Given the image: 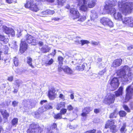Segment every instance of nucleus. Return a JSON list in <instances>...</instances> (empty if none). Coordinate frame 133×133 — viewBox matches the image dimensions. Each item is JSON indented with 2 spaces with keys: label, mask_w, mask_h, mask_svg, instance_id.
Instances as JSON below:
<instances>
[{
  "label": "nucleus",
  "mask_w": 133,
  "mask_h": 133,
  "mask_svg": "<svg viewBox=\"0 0 133 133\" xmlns=\"http://www.w3.org/2000/svg\"><path fill=\"white\" fill-rule=\"evenodd\" d=\"M56 50H54V51L53 52L51 53L50 54L53 55V56H54L56 54Z\"/></svg>",
  "instance_id": "nucleus-64"
},
{
  "label": "nucleus",
  "mask_w": 133,
  "mask_h": 133,
  "mask_svg": "<svg viewBox=\"0 0 133 133\" xmlns=\"http://www.w3.org/2000/svg\"><path fill=\"white\" fill-rule=\"evenodd\" d=\"M122 60L121 59H118L114 61L112 64V65L114 67L119 66L121 64Z\"/></svg>",
  "instance_id": "nucleus-17"
},
{
  "label": "nucleus",
  "mask_w": 133,
  "mask_h": 133,
  "mask_svg": "<svg viewBox=\"0 0 133 133\" xmlns=\"http://www.w3.org/2000/svg\"><path fill=\"white\" fill-rule=\"evenodd\" d=\"M70 12L71 14L73 19H75L79 18L80 14L77 9L75 8H71L70 9Z\"/></svg>",
  "instance_id": "nucleus-11"
},
{
  "label": "nucleus",
  "mask_w": 133,
  "mask_h": 133,
  "mask_svg": "<svg viewBox=\"0 0 133 133\" xmlns=\"http://www.w3.org/2000/svg\"><path fill=\"white\" fill-rule=\"evenodd\" d=\"M123 107L124 109L128 112H130V110L127 105H124Z\"/></svg>",
  "instance_id": "nucleus-42"
},
{
  "label": "nucleus",
  "mask_w": 133,
  "mask_h": 133,
  "mask_svg": "<svg viewBox=\"0 0 133 133\" xmlns=\"http://www.w3.org/2000/svg\"><path fill=\"white\" fill-rule=\"evenodd\" d=\"M131 68L128 66L125 65L121 68L117 72V74L119 76V78L122 81H127L131 79L133 77L132 74L130 71Z\"/></svg>",
  "instance_id": "nucleus-1"
},
{
  "label": "nucleus",
  "mask_w": 133,
  "mask_h": 133,
  "mask_svg": "<svg viewBox=\"0 0 133 133\" xmlns=\"http://www.w3.org/2000/svg\"><path fill=\"white\" fill-rule=\"evenodd\" d=\"M65 103L63 102H60L57 103L56 106V109L58 110H59L61 108H63L65 107Z\"/></svg>",
  "instance_id": "nucleus-19"
},
{
  "label": "nucleus",
  "mask_w": 133,
  "mask_h": 133,
  "mask_svg": "<svg viewBox=\"0 0 133 133\" xmlns=\"http://www.w3.org/2000/svg\"><path fill=\"white\" fill-rule=\"evenodd\" d=\"M0 112H1L3 117L4 118L7 119L9 116V114L7 112L6 110H1Z\"/></svg>",
  "instance_id": "nucleus-23"
},
{
  "label": "nucleus",
  "mask_w": 133,
  "mask_h": 133,
  "mask_svg": "<svg viewBox=\"0 0 133 133\" xmlns=\"http://www.w3.org/2000/svg\"><path fill=\"white\" fill-rule=\"evenodd\" d=\"M67 109L69 111L72 110L74 109V107L71 105H69L67 106Z\"/></svg>",
  "instance_id": "nucleus-43"
},
{
  "label": "nucleus",
  "mask_w": 133,
  "mask_h": 133,
  "mask_svg": "<svg viewBox=\"0 0 133 133\" xmlns=\"http://www.w3.org/2000/svg\"><path fill=\"white\" fill-rule=\"evenodd\" d=\"M45 107V108H46V110L48 109H51L52 108V107L50 105L48 104L45 106H44Z\"/></svg>",
  "instance_id": "nucleus-48"
},
{
  "label": "nucleus",
  "mask_w": 133,
  "mask_h": 133,
  "mask_svg": "<svg viewBox=\"0 0 133 133\" xmlns=\"http://www.w3.org/2000/svg\"><path fill=\"white\" fill-rule=\"evenodd\" d=\"M54 117L57 119H61L62 118L61 114V113L55 115Z\"/></svg>",
  "instance_id": "nucleus-44"
},
{
  "label": "nucleus",
  "mask_w": 133,
  "mask_h": 133,
  "mask_svg": "<svg viewBox=\"0 0 133 133\" xmlns=\"http://www.w3.org/2000/svg\"><path fill=\"white\" fill-rule=\"evenodd\" d=\"M126 124L125 123L123 124V125L120 129V131L121 133H125L127 130L126 128Z\"/></svg>",
  "instance_id": "nucleus-28"
},
{
  "label": "nucleus",
  "mask_w": 133,
  "mask_h": 133,
  "mask_svg": "<svg viewBox=\"0 0 133 133\" xmlns=\"http://www.w3.org/2000/svg\"><path fill=\"white\" fill-rule=\"evenodd\" d=\"M42 130V129L39 127L38 125L31 124L30 125L29 128L27 131V132L28 133H31L35 132L41 133Z\"/></svg>",
  "instance_id": "nucleus-4"
},
{
  "label": "nucleus",
  "mask_w": 133,
  "mask_h": 133,
  "mask_svg": "<svg viewBox=\"0 0 133 133\" xmlns=\"http://www.w3.org/2000/svg\"><path fill=\"white\" fill-rule=\"evenodd\" d=\"M88 0H83V4L80 7V9L83 11H86L87 10L88 2Z\"/></svg>",
  "instance_id": "nucleus-15"
},
{
  "label": "nucleus",
  "mask_w": 133,
  "mask_h": 133,
  "mask_svg": "<svg viewBox=\"0 0 133 133\" xmlns=\"http://www.w3.org/2000/svg\"><path fill=\"white\" fill-rule=\"evenodd\" d=\"M87 65L86 63L83 64L81 65H77L76 67V69L78 71H82L84 70L85 65Z\"/></svg>",
  "instance_id": "nucleus-22"
},
{
  "label": "nucleus",
  "mask_w": 133,
  "mask_h": 133,
  "mask_svg": "<svg viewBox=\"0 0 133 133\" xmlns=\"http://www.w3.org/2000/svg\"><path fill=\"white\" fill-rule=\"evenodd\" d=\"M0 40L3 41L5 43H7L9 41V39L8 38H5L4 36L0 34Z\"/></svg>",
  "instance_id": "nucleus-27"
},
{
  "label": "nucleus",
  "mask_w": 133,
  "mask_h": 133,
  "mask_svg": "<svg viewBox=\"0 0 133 133\" xmlns=\"http://www.w3.org/2000/svg\"><path fill=\"white\" fill-rule=\"evenodd\" d=\"M89 43V42L87 40H81L79 43H81L82 45H83L85 44H88Z\"/></svg>",
  "instance_id": "nucleus-40"
},
{
  "label": "nucleus",
  "mask_w": 133,
  "mask_h": 133,
  "mask_svg": "<svg viewBox=\"0 0 133 133\" xmlns=\"http://www.w3.org/2000/svg\"><path fill=\"white\" fill-rule=\"evenodd\" d=\"M12 45H13V46L12 47L13 48L14 47H16L17 45L16 44V42L15 41H13L12 43Z\"/></svg>",
  "instance_id": "nucleus-57"
},
{
  "label": "nucleus",
  "mask_w": 133,
  "mask_h": 133,
  "mask_svg": "<svg viewBox=\"0 0 133 133\" xmlns=\"http://www.w3.org/2000/svg\"><path fill=\"white\" fill-rule=\"evenodd\" d=\"M14 64L16 66H17L19 64L18 59L17 57H15L13 59Z\"/></svg>",
  "instance_id": "nucleus-35"
},
{
  "label": "nucleus",
  "mask_w": 133,
  "mask_h": 133,
  "mask_svg": "<svg viewBox=\"0 0 133 133\" xmlns=\"http://www.w3.org/2000/svg\"><path fill=\"white\" fill-rule=\"evenodd\" d=\"M37 1H47L49 2H54V0H37Z\"/></svg>",
  "instance_id": "nucleus-58"
},
{
  "label": "nucleus",
  "mask_w": 133,
  "mask_h": 133,
  "mask_svg": "<svg viewBox=\"0 0 133 133\" xmlns=\"http://www.w3.org/2000/svg\"><path fill=\"white\" fill-rule=\"evenodd\" d=\"M56 92V91L54 89H52L49 91L48 96L50 99L53 100L56 97L57 95Z\"/></svg>",
  "instance_id": "nucleus-14"
},
{
  "label": "nucleus",
  "mask_w": 133,
  "mask_h": 133,
  "mask_svg": "<svg viewBox=\"0 0 133 133\" xmlns=\"http://www.w3.org/2000/svg\"><path fill=\"white\" fill-rule=\"evenodd\" d=\"M123 89V87H121L119 88L118 91L115 92V94L116 97L120 96L122 95Z\"/></svg>",
  "instance_id": "nucleus-20"
},
{
  "label": "nucleus",
  "mask_w": 133,
  "mask_h": 133,
  "mask_svg": "<svg viewBox=\"0 0 133 133\" xmlns=\"http://www.w3.org/2000/svg\"><path fill=\"white\" fill-rule=\"evenodd\" d=\"M18 119L17 118H14L12 121V125L14 126H16L17 124Z\"/></svg>",
  "instance_id": "nucleus-32"
},
{
  "label": "nucleus",
  "mask_w": 133,
  "mask_h": 133,
  "mask_svg": "<svg viewBox=\"0 0 133 133\" xmlns=\"http://www.w3.org/2000/svg\"><path fill=\"white\" fill-rule=\"evenodd\" d=\"M96 130L95 129L89 130L84 132V133H95Z\"/></svg>",
  "instance_id": "nucleus-46"
},
{
  "label": "nucleus",
  "mask_w": 133,
  "mask_h": 133,
  "mask_svg": "<svg viewBox=\"0 0 133 133\" xmlns=\"http://www.w3.org/2000/svg\"><path fill=\"white\" fill-rule=\"evenodd\" d=\"M67 110L66 109H63L60 111V112L61 114H64L66 112Z\"/></svg>",
  "instance_id": "nucleus-51"
},
{
  "label": "nucleus",
  "mask_w": 133,
  "mask_h": 133,
  "mask_svg": "<svg viewBox=\"0 0 133 133\" xmlns=\"http://www.w3.org/2000/svg\"><path fill=\"white\" fill-rule=\"evenodd\" d=\"M64 71L68 74H71L72 73V70L67 66H64L63 68Z\"/></svg>",
  "instance_id": "nucleus-24"
},
{
  "label": "nucleus",
  "mask_w": 133,
  "mask_h": 133,
  "mask_svg": "<svg viewBox=\"0 0 133 133\" xmlns=\"http://www.w3.org/2000/svg\"><path fill=\"white\" fill-rule=\"evenodd\" d=\"M97 17V15L95 12H94L92 13L91 15V19L94 20Z\"/></svg>",
  "instance_id": "nucleus-34"
},
{
  "label": "nucleus",
  "mask_w": 133,
  "mask_h": 133,
  "mask_svg": "<svg viewBox=\"0 0 133 133\" xmlns=\"http://www.w3.org/2000/svg\"><path fill=\"white\" fill-rule=\"evenodd\" d=\"M30 9L32 11L35 12H36L39 10L37 6L35 4L32 5L30 7Z\"/></svg>",
  "instance_id": "nucleus-25"
},
{
  "label": "nucleus",
  "mask_w": 133,
  "mask_h": 133,
  "mask_svg": "<svg viewBox=\"0 0 133 133\" xmlns=\"http://www.w3.org/2000/svg\"><path fill=\"white\" fill-rule=\"evenodd\" d=\"M81 61L82 60L80 59H75L73 61H72V62L74 64H79L80 63H81Z\"/></svg>",
  "instance_id": "nucleus-36"
},
{
  "label": "nucleus",
  "mask_w": 133,
  "mask_h": 133,
  "mask_svg": "<svg viewBox=\"0 0 133 133\" xmlns=\"http://www.w3.org/2000/svg\"><path fill=\"white\" fill-rule=\"evenodd\" d=\"M119 114L121 117H123L125 116L126 115L127 113L125 111H121L119 112Z\"/></svg>",
  "instance_id": "nucleus-37"
},
{
  "label": "nucleus",
  "mask_w": 133,
  "mask_h": 133,
  "mask_svg": "<svg viewBox=\"0 0 133 133\" xmlns=\"http://www.w3.org/2000/svg\"><path fill=\"white\" fill-rule=\"evenodd\" d=\"M18 103V102H16V101H14L12 102V105L13 106L15 107L17 105Z\"/></svg>",
  "instance_id": "nucleus-54"
},
{
  "label": "nucleus",
  "mask_w": 133,
  "mask_h": 133,
  "mask_svg": "<svg viewBox=\"0 0 133 133\" xmlns=\"http://www.w3.org/2000/svg\"><path fill=\"white\" fill-rule=\"evenodd\" d=\"M100 21L102 24L105 26H108L110 27L113 26L112 22L108 18H103L101 19Z\"/></svg>",
  "instance_id": "nucleus-7"
},
{
  "label": "nucleus",
  "mask_w": 133,
  "mask_h": 133,
  "mask_svg": "<svg viewBox=\"0 0 133 133\" xmlns=\"http://www.w3.org/2000/svg\"><path fill=\"white\" fill-rule=\"evenodd\" d=\"M118 6L119 11L124 14L131 12L133 9V3L132 2L123 3L122 1L119 2Z\"/></svg>",
  "instance_id": "nucleus-2"
},
{
  "label": "nucleus",
  "mask_w": 133,
  "mask_h": 133,
  "mask_svg": "<svg viewBox=\"0 0 133 133\" xmlns=\"http://www.w3.org/2000/svg\"><path fill=\"white\" fill-rule=\"evenodd\" d=\"M60 19L59 18L56 17L53 18L52 19V20H54L55 21H57L59 20Z\"/></svg>",
  "instance_id": "nucleus-61"
},
{
  "label": "nucleus",
  "mask_w": 133,
  "mask_h": 133,
  "mask_svg": "<svg viewBox=\"0 0 133 133\" xmlns=\"http://www.w3.org/2000/svg\"><path fill=\"white\" fill-rule=\"evenodd\" d=\"M22 39H24L25 41L32 45H36V44L37 42L35 38L29 34L26 35Z\"/></svg>",
  "instance_id": "nucleus-6"
},
{
  "label": "nucleus",
  "mask_w": 133,
  "mask_h": 133,
  "mask_svg": "<svg viewBox=\"0 0 133 133\" xmlns=\"http://www.w3.org/2000/svg\"><path fill=\"white\" fill-rule=\"evenodd\" d=\"M91 108L89 107H87L85 108L82 111V112L81 114V115L83 117H87V114L92 110Z\"/></svg>",
  "instance_id": "nucleus-13"
},
{
  "label": "nucleus",
  "mask_w": 133,
  "mask_h": 133,
  "mask_svg": "<svg viewBox=\"0 0 133 133\" xmlns=\"http://www.w3.org/2000/svg\"><path fill=\"white\" fill-rule=\"evenodd\" d=\"M13 79V77L12 76H10L8 77L7 80L10 82L12 81Z\"/></svg>",
  "instance_id": "nucleus-55"
},
{
  "label": "nucleus",
  "mask_w": 133,
  "mask_h": 133,
  "mask_svg": "<svg viewBox=\"0 0 133 133\" xmlns=\"http://www.w3.org/2000/svg\"><path fill=\"white\" fill-rule=\"evenodd\" d=\"M8 48L6 46H4L2 50V52H4L5 54H6L8 52Z\"/></svg>",
  "instance_id": "nucleus-38"
},
{
  "label": "nucleus",
  "mask_w": 133,
  "mask_h": 133,
  "mask_svg": "<svg viewBox=\"0 0 133 133\" xmlns=\"http://www.w3.org/2000/svg\"><path fill=\"white\" fill-rule=\"evenodd\" d=\"M115 95L111 93L108 94L104 99V102L108 105L114 103L115 100Z\"/></svg>",
  "instance_id": "nucleus-5"
},
{
  "label": "nucleus",
  "mask_w": 133,
  "mask_h": 133,
  "mask_svg": "<svg viewBox=\"0 0 133 133\" xmlns=\"http://www.w3.org/2000/svg\"><path fill=\"white\" fill-rule=\"evenodd\" d=\"M122 21L123 23L127 24L130 27H133V18L125 17L122 19Z\"/></svg>",
  "instance_id": "nucleus-8"
},
{
  "label": "nucleus",
  "mask_w": 133,
  "mask_h": 133,
  "mask_svg": "<svg viewBox=\"0 0 133 133\" xmlns=\"http://www.w3.org/2000/svg\"><path fill=\"white\" fill-rule=\"evenodd\" d=\"M2 30L3 32L6 34H11L12 36L15 35L14 31L13 29L9 28L5 25L2 26Z\"/></svg>",
  "instance_id": "nucleus-10"
},
{
  "label": "nucleus",
  "mask_w": 133,
  "mask_h": 133,
  "mask_svg": "<svg viewBox=\"0 0 133 133\" xmlns=\"http://www.w3.org/2000/svg\"><path fill=\"white\" fill-rule=\"evenodd\" d=\"M46 111V108L45 106H43L40 107L38 110V112H37L38 114L43 113L44 111Z\"/></svg>",
  "instance_id": "nucleus-30"
},
{
  "label": "nucleus",
  "mask_w": 133,
  "mask_h": 133,
  "mask_svg": "<svg viewBox=\"0 0 133 133\" xmlns=\"http://www.w3.org/2000/svg\"><path fill=\"white\" fill-rule=\"evenodd\" d=\"M114 120H110L108 121L105 124V128H108L110 126V127L111 126L114 125Z\"/></svg>",
  "instance_id": "nucleus-21"
},
{
  "label": "nucleus",
  "mask_w": 133,
  "mask_h": 133,
  "mask_svg": "<svg viewBox=\"0 0 133 133\" xmlns=\"http://www.w3.org/2000/svg\"><path fill=\"white\" fill-rule=\"evenodd\" d=\"M118 114V112L117 109L114 110V112L111 114L110 117V118H116Z\"/></svg>",
  "instance_id": "nucleus-29"
},
{
  "label": "nucleus",
  "mask_w": 133,
  "mask_h": 133,
  "mask_svg": "<svg viewBox=\"0 0 133 133\" xmlns=\"http://www.w3.org/2000/svg\"><path fill=\"white\" fill-rule=\"evenodd\" d=\"M114 18L115 19L120 21L123 19V16L120 12H116L114 14Z\"/></svg>",
  "instance_id": "nucleus-16"
},
{
  "label": "nucleus",
  "mask_w": 133,
  "mask_h": 133,
  "mask_svg": "<svg viewBox=\"0 0 133 133\" xmlns=\"http://www.w3.org/2000/svg\"><path fill=\"white\" fill-rule=\"evenodd\" d=\"M96 0H88V6L89 8H92L95 5Z\"/></svg>",
  "instance_id": "nucleus-18"
},
{
  "label": "nucleus",
  "mask_w": 133,
  "mask_h": 133,
  "mask_svg": "<svg viewBox=\"0 0 133 133\" xmlns=\"http://www.w3.org/2000/svg\"><path fill=\"white\" fill-rule=\"evenodd\" d=\"M32 5V3H30V2H28L25 5V6L26 8H30V7L31 6V5Z\"/></svg>",
  "instance_id": "nucleus-41"
},
{
  "label": "nucleus",
  "mask_w": 133,
  "mask_h": 133,
  "mask_svg": "<svg viewBox=\"0 0 133 133\" xmlns=\"http://www.w3.org/2000/svg\"><path fill=\"white\" fill-rule=\"evenodd\" d=\"M32 59L30 57H28L27 58V62L29 65L32 67H33V65L32 64Z\"/></svg>",
  "instance_id": "nucleus-31"
},
{
  "label": "nucleus",
  "mask_w": 133,
  "mask_h": 133,
  "mask_svg": "<svg viewBox=\"0 0 133 133\" xmlns=\"http://www.w3.org/2000/svg\"><path fill=\"white\" fill-rule=\"evenodd\" d=\"M106 71V69L105 68L104 70L100 71L99 74L101 75H103Z\"/></svg>",
  "instance_id": "nucleus-50"
},
{
  "label": "nucleus",
  "mask_w": 133,
  "mask_h": 133,
  "mask_svg": "<svg viewBox=\"0 0 133 133\" xmlns=\"http://www.w3.org/2000/svg\"><path fill=\"white\" fill-rule=\"evenodd\" d=\"M50 49L48 46L46 45H45L41 48V50L43 52H46L49 51Z\"/></svg>",
  "instance_id": "nucleus-26"
},
{
  "label": "nucleus",
  "mask_w": 133,
  "mask_h": 133,
  "mask_svg": "<svg viewBox=\"0 0 133 133\" xmlns=\"http://www.w3.org/2000/svg\"><path fill=\"white\" fill-rule=\"evenodd\" d=\"M37 43L40 46H42L43 45V42L41 41H39Z\"/></svg>",
  "instance_id": "nucleus-56"
},
{
  "label": "nucleus",
  "mask_w": 133,
  "mask_h": 133,
  "mask_svg": "<svg viewBox=\"0 0 133 133\" xmlns=\"http://www.w3.org/2000/svg\"><path fill=\"white\" fill-rule=\"evenodd\" d=\"M116 2L115 3L114 2L109 1L108 2V4H106L104 7L108 12L110 14H113V15L114 13H116V10L114 8H112V7L116 5Z\"/></svg>",
  "instance_id": "nucleus-3"
},
{
  "label": "nucleus",
  "mask_w": 133,
  "mask_h": 133,
  "mask_svg": "<svg viewBox=\"0 0 133 133\" xmlns=\"http://www.w3.org/2000/svg\"><path fill=\"white\" fill-rule=\"evenodd\" d=\"M57 126L56 125V124H53V125H52L51 127V128L52 129H55L56 128Z\"/></svg>",
  "instance_id": "nucleus-63"
},
{
  "label": "nucleus",
  "mask_w": 133,
  "mask_h": 133,
  "mask_svg": "<svg viewBox=\"0 0 133 133\" xmlns=\"http://www.w3.org/2000/svg\"><path fill=\"white\" fill-rule=\"evenodd\" d=\"M58 60L60 64H62L63 60V57L61 56H59L58 57Z\"/></svg>",
  "instance_id": "nucleus-45"
},
{
  "label": "nucleus",
  "mask_w": 133,
  "mask_h": 133,
  "mask_svg": "<svg viewBox=\"0 0 133 133\" xmlns=\"http://www.w3.org/2000/svg\"><path fill=\"white\" fill-rule=\"evenodd\" d=\"M110 85L112 88L115 90L118 87L119 82L118 79L116 77H114L110 81Z\"/></svg>",
  "instance_id": "nucleus-9"
},
{
  "label": "nucleus",
  "mask_w": 133,
  "mask_h": 133,
  "mask_svg": "<svg viewBox=\"0 0 133 133\" xmlns=\"http://www.w3.org/2000/svg\"><path fill=\"white\" fill-rule=\"evenodd\" d=\"M63 68H64V67L63 68H62L61 66H60V67L59 66V67L58 68V70L59 71H61L62 70H63Z\"/></svg>",
  "instance_id": "nucleus-62"
},
{
  "label": "nucleus",
  "mask_w": 133,
  "mask_h": 133,
  "mask_svg": "<svg viewBox=\"0 0 133 133\" xmlns=\"http://www.w3.org/2000/svg\"><path fill=\"white\" fill-rule=\"evenodd\" d=\"M41 14L42 15H47L48 14V12L47 11V10L45 11H43L41 12Z\"/></svg>",
  "instance_id": "nucleus-59"
},
{
  "label": "nucleus",
  "mask_w": 133,
  "mask_h": 133,
  "mask_svg": "<svg viewBox=\"0 0 133 133\" xmlns=\"http://www.w3.org/2000/svg\"><path fill=\"white\" fill-rule=\"evenodd\" d=\"M99 109H95L94 110V112L96 114L99 113Z\"/></svg>",
  "instance_id": "nucleus-60"
},
{
  "label": "nucleus",
  "mask_w": 133,
  "mask_h": 133,
  "mask_svg": "<svg viewBox=\"0 0 133 133\" xmlns=\"http://www.w3.org/2000/svg\"><path fill=\"white\" fill-rule=\"evenodd\" d=\"M59 97L61 99H65V96L62 94H59Z\"/></svg>",
  "instance_id": "nucleus-53"
},
{
  "label": "nucleus",
  "mask_w": 133,
  "mask_h": 133,
  "mask_svg": "<svg viewBox=\"0 0 133 133\" xmlns=\"http://www.w3.org/2000/svg\"><path fill=\"white\" fill-rule=\"evenodd\" d=\"M27 44L24 41V39H22L20 44V51L21 53H23L27 49Z\"/></svg>",
  "instance_id": "nucleus-12"
},
{
  "label": "nucleus",
  "mask_w": 133,
  "mask_h": 133,
  "mask_svg": "<svg viewBox=\"0 0 133 133\" xmlns=\"http://www.w3.org/2000/svg\"><path fill=\"white\" fill-rule=\"evenodd\" d=\"M65 0H58V5H63L65 2Z\"/></svg>",
  "instance_id": "nucleus-47"
},
{
  "label": "nucleus",
  "mask_w": 133,
  "mask_h": 133,
  "mask_svg": "<svg viewBox=\"0 0 133 133\" xmlns=\"http://www.w3.org/2000/svg\"><path fill=\"white\" fill-rule=\"evenodd\" d=\"M115 125H114L110 127V129L111 131L112 132L115 133L117 131V129L116 128Z\"/></svg>",
  "instance_id": "nucleus-33"
},
{
  "label": "nucleus",
  "mask_w": 133,
  "mask_h": 133,
  "mask_svg": "<svg viewBox=\"0 0 133 133\" xmlns=\"http://www.w3.org/2000/svg\"><path fill=\"white\" fill-rule=\"evenodd\" d=\"M47 11L48 12V14L49 15H52L55 13V11H54L50 10H47Z\"/></svg>",
  "instance_id": "nucleus-49"
},
{
  "label": "nucleus",
  "mask_w": 133,
  "mask_h": 133,
  "mask_svg": "<svg viewBox=\"0 0 133 133\" xmlns=\"http://www.w3.org/2000/svg\"><path fill=\"white\" fill-rule=\"evenodd\" d=\"M54 62L53 59H51L49 61H46L45 62V64L46 65H50L52 64Z\"/></svg>",
  "instance_id": "nucleus-39"
},
{
  "label": "nucleus",
  "mask_w": 133,
  "mask_h": 133,
  "mask_svg": "<svg viewBox=\"0 0 133 133\" xmlns=\"http://www.w3.org/2000/svg\"><path fill=\"white\" fill-rule=\"evenodd\" d=\"M86 19V17L85 16H82L80 18L78 21L81 22H83Z\"/></svg>",
  "instance_id": "nucleus-52"
}]
</instances>
